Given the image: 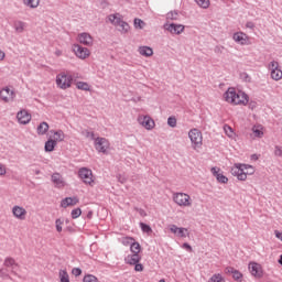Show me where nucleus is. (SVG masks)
<instances>
[{"label":"nucleus","instance_id":"nucleus-56","mask_svg":"<svg viewBox=\"0 0 282 282\" xmlns=\"http://www.w3.org/2000/svg\"><path fill=\"white\" fill-rule=\"evenodd\" d=\"M274 232H275L276 239H280V241H282V232L279 230H275Z\"/></svg>","mask_w":282,"mask_h":282},{"label":"nucleus","instance_id":"nucleus-45","mask_svg":"<svg viewBox=\"0 0 282 282\" xmlns=\"http://www.w3.org/2000/svg\"><path fill=\"white\" fill-rule=\"evenodd\" d=\"M167 124L174 129V127H177V119L175 117L167 118Z\"/></svg>","mask_w":282,"mask_h":282},{"label":"nucleus","instance_id":"nucleus-57","mask_svg":"<svg viewBox=\"0 0 282 282\" xmlns=\"http://www.w3.org/2000/svg\"><path fill=\"white\" fill-rule=\"evenodd\" d=\"M6 58V53L0 50V61H3Z\"/></svg>","mask_w":282,"mask_h":282},{"label":"nucleus","instance_id":"nucleus-43","mask_svg":"<svg viewBox=\"0 0 282 282\" xmlns=\"http://www.w3.org/2000/svg\"><path fill=\"white\" fill-rule=\"evenodd\" d=\"M0 278L10 279L12 281V276H10V273H8V269H0Z\"/></svg>","mask_w":282,"mask_h":282},{"label":"nucleus","instance_id":"nucleus-51","mask_svg":"<svg viewBox=\"0 0 282 282\" xmlns=\"http://www.w3.org/2000/svg\"><path fill=\"white\" fill-rule=\"evenodd\" d=\"M72 274H74V276H80V274H83V270L80 268H74L72 270Z\"/></svg>","mask_w":282,"mask_h":282},{"label":"nucleus","instance_id":"nucleus-47","mask_svg":"<svg viewBox=\"0 0 282 282\" xmlns=\"http://www.w3.org/2000/svg\"><path fill=\"white\" fill-rule=\"evenodd\" d=\"M225 133L226 135H228V138H232V135H235V132L232 131V129L230 128V126H225L224 127Z\"/></svg>","mask_w":282,"mask_h":282},{"label":"nucleus","instance_id":"nucleus-17","mask_svg":"<svg viewBox=\"0 0 282 282\" xmlns=\"http://www.w3.org/2000/svg\"><path fill=\"white\" fill-rule=\"evenodd\" d=\"M3 265L4 268H11V274H14L15 276L19 275L17 271H14V268L19 267V263H17V260H14V258L12 257L6 258Z\"/></svg>","mask_w":282,"mask_h":282},{"label":"nucleus","instance_id":"nucleus-28","mask_svg":"<svg viewBox=\"0 0 282 282\" xmlns=\"http://www.w3.org/2000/svg\"><path fill=\"white\" fill-rule=\"evenodd\" d=\"M41 0H23V4L26 8H31V10L36 9L37 6H40Z\"/></svg>","mask_w":282,"mask_h":282},{"label":"nucleus","instance_id":"nucleus-13","mask_svg":"<svg viewBox=\"0 0 282 282\" xmlns=\"http://www.w3.org/2000/svg\"><path fill=\"white\" fill-rule=\"evenodd\" d=\"M249 271L256 279H261L263 276V269H261V264L257 262L249 263Z\"/></svg>","mask_w":282,"mask_h":282},{"label":"nucleus","instance_id":"nucleus-41","mask_svg":"<svg viewBox=\"0 0 282 282\" xmlns=\"http://www.w3.org/2000/svg\"><path fill=\"white\" fill-rule=\"evenodd\" d=\"M270 77L272 78V80H281L282 72H271Z\"/></svg>","mask_w":282,"mask_h":282},{"label":"nucleus","instance_id":"nucleus-22","mask_svg":"<svg viewBox=\"0 0 282 282\" xmlns=\"http://www.w3.org/2000/svg\"><path fill=\"white\" fill-rule=\"evenodd\" d=\"M167 30L171 32V34H182V32H184V25H182V24H170L167 26Z\"/></svg>","mask_w":282,"mask_h":282},{"label":"nucleus","instance_id":"nucleus-61","mask_svg":"<svg viewBox=\"0 0 282 282\" xmlns=\"http://www.w3.org/2000/svg\"><path fill=\"white\" fill-rule=\"evenodd\" d=\"M56 56H61V54H63L61 51H56L55 52Z\"/></svg>","mask_w":282,"mask_h":282},{"label":"nucleus","instance_id":"nucleus-4","mask_svg":"<svg viewBox=\"0 0 282 282\" xmlns=\"http://www.w3.org/2000/svg\"><path fill=\"white\" fill-rule=\"evenodd\" d=\"M72 83H74V77L68 73L62 72L56 76V86L59 89H69Z\"/></svg>","mask_w":282,"mask_h":282},{"label":"nucleus","instance_id":"nucleus-32","mask_svg":"<svg viewBox=\"0 0 282 282\" xmlns=\"http://www.w3.org/2000/svg\"><path fill=\"white\" fill-rule=\"evenodd\" d=\"M13 25H14L15 32L21 33L25 30V22L23 21H15Z\"/></svg>","mask_w":282,"mask_h":282},{"label":"nucleus","instance_id":"nucleus-19","mask_svg":"<svg viewBox=\"0 0 282 282\" xmlns=\"http://www.w3.org/2000/svg\"><path fill=\"white\" fill-rule=\"evenodd\" d=\"M124 261L128 265H135V263H140V261H142V257L140 256V253H132L128 254L124 258Z\"/></svg>","mask_w":282,"mask_h":282},{"label":"nucleus","instance_id":"nucleus-15","mask_svg":"<svg viewBox=\"0 0 282 282\" xmlns=\"http://www.w3.org/2000/svg\"><path fill=\"white\" fill-rule=\"evenodd\" d=\"M12 213L15 219H20L21 221H23V219H25V215H28V210L19 205L13 206Z\"/></svg>","mask_w":282,"mask_h":282},{"label":"nucleus","instance_id":"nucleus-26","mask_svg":"<svg viewBox=\"0 0 282 282\" xmlns=\"http://www.w3.org/2000/svg\"><path fill=\"white\" fill-rule=\"evenodd\" d=\"M75 86L80 91H91V86L87 82H75Z\"/></svg>","mask_w":282,"mask_h":282},{"label":"nucleus","instance_id":"nucleus-54","mask_svg":"<svg viewBox=\"0 0 282 282\" xmlns=\"http://www.w3.org/2000/svg\"><path fill=\"white\" fill-rule=\"evenodd\" d=\"M6 166H3V164L0 163V175H6Z\"/></svg>","mask_w":282,"mask_h":282},{"label":"nucleus","instance_id":"nucleus-33","mask_svg":"<svg viewBox=\"0 0 282 282\" xmlns=\"http://www.w3.org/2000/svg\"><path fill=\"white\" fill-rule=\"evenodd\" d=\"M142 232H147V235H151V232H153V229L151 228V226L144 224V223H140L139 224Z\"/></svg>","mask_w":282,"mask_h":282},{"label":"nucleus","instance_id":"nucleus-9","mask_svg":"<svg viewBox=\"0 0 282 282\" xmlns=\"http://www.w3.org/2000/svg\"><path fill=\"white\" fill-rule=\"evenodd\" d=\"M77 41L82 45H86V47H91L94 45V36L87 32L79 33L77 35Z\"/></svg>","mask_w":282,"mask_h":282},{"label":"nucleus","instance_id":"nucleus-42","mask_svg":"<svg viewBox=\"0 0 282 282\" xmlns=\"http://www.w3.org/2000/svg\"><path fill=\"white\" fill-rule=\"evenodd\" d=\"M55 228L57 232H63V220L61 218L55 220Z\"/></svg>","mask_w":282,"mask_h":282},{"label":"nucleus","instance_id":"nucleus-37","mask_svg":"<svg viewBox=\"0 0 282 282\" xmlns=\"http://www.w3.org/2000/svg\"><path fill=\"white\" fill-rule=\"evenodd\" d=\"M239 78L242 80V83H250L252 80V77H250V75H248L246 72L240 73Z\"/></svg>","mask_w":282,"mask_h":282},{"label":"nucleus","instance_id":"nucleus-6","mask_svg":"<svg viewBox=\"0 0 282 282\" xmlns=\"http://www.w3.org/2000/svg\"><path fill=\"white\" fill-rule=\"evenodd\" d=\"M72 52L80 61H87V58H89V56H91V51L85 46H82L80 44H73Z\"/></svg>","mask_w":282,"mask_h":282},{"label":"nucleus","instance_id":"nucleus-36","mask_svg":"<svg viewBox=\"0 0 282 282\" xmlns=\"http://www.w3.org/2000/svg\"><path fill=\"white\" fill-rule=\"evenodd\" d=\"M252 132H253V135L256 138H263V130H262V128L254 126L252 128Z\"/></svg>","mask_w":282,"mask_h":282},{"label":"nucleus","instance_id":"nucleus-59","mask_svg":"<svg viewBox=\"0 0 282 282\" xmlns=\"http://www.w3.org/2000/svg\"><path fill=\"white\" fill-rule=\"evenodd\" d=\"M247 28H254V24L252 22L247 23Z\"/></svg>","mask_w":282,"mask_h":282},{"label":"nucleus","instance_id":"nucleus-40","mask_svg":"<svg viewBox=\"0 0 282 282\" xmlns=\"http://www.w3.org/2000/svg\"><path fill=\"white\" fill-rule=\"evenodd\" d=\"M145 25L147 23H144V21H142L141 19H134V28L142 30Z\"/></svg>","mask_w":282,"mask_h":282},{"label":"nucleus","instance_id":"nucleus-24","mask_svg":"<svg viewBox=\"0 0 282 282\" xmlns=\"http://www.w3.org/2000/svg\"><path fill=\"white\" fill-rule=\"evenodd\" d=\"M37 135H45V133H47V131H50V124L45 121L41 122L37 126Z\"/></svg>","mask_w":282,"mask_h":282},{"label":"nucleus","instance_id":"nucleus-62","mask_svg":"<svg viewBox=\"0 0 282 282\" xmlns=\"http://www.w3.org/2000/svg\"><path fill=\"white\" fill-rule=\"evenodd\" d=\"M91 215H94V213H93V212H89L88 215H87V217H91Z\"/></svg>","mask_w":282,"mask_h":282},{"label":"nucleus","instance_id":"nucleus-8","mask_svg":"<svg viewBox=\"0 0 282 282\" xmlns=\"http://www.w3.org/2000/svg\"><path fill=\"white\" fill-rule=\"evenodd\" d=\"M78 175L80 180H83L84 184H94V174L91 170L87 167H82L78 171Z\"/></svg>","mask_w":282,"mask_h":282},{"label":"nucleus","instance_id":"nucleus-34","mask_svg":"<svg viewBox=\"0 0 282 282\" xmlns=\"http://www.w3.org/2000/svg\"><path fill=\"white\" fill-rule=\"evenodd\" d=\"M226 280L224 279V276L220 273H215L209 280L208 282H225Z\"/></svg>","mask_w":282,"mask_h":282},{"label":"nucleus","instance_id":"nucleus-3","mask_svg":"<svg viewBox=\"0 0 282 282\" xmlns=\"http://www.w3.org/2000/svg\"><path fill=\"white\" fill-rule=\"evenodd\" d=\"M108 21L115 25V28H117L121 34H127V32L130 30L129 23L124 21V17H122L120 13H112L108 15Z\"/></svg>","mask_w":282,"mask_h":282},{"label":"nucleus","instance_id":"nucleus-11","mask_svg":"<svg viewBox=\"0 0 282 282\" xmlns=\"http://www.w3.org/2000/svg\"><path fill=\"white\" fill-rule=\"evenodd\" d=\"M51 182L54 184L55 188H65V186H67L65 178L58 172L51 175Z\"/></svg>","mask_w":282,"mask_h":282},{"label":"nucleus","instance_id":"nucleus-20","mask_svg":"<svg viewBox=\"0 0 282 282\" xmlns=\"http://www.w3.org/2000/svg\"><path fill=\"white\" fill-rule=\"evenodd\" d=\"M219 171L220 170L217 167H212V173L214 177H216L217 182H219V184H228V177L219 173Z\"/></svg>","mask_w":282,"mask_h":282},{"label":"nucleus","instance_id":"nucleus-46","mask_svg":"<svg viewBox=\"0 0 282 282\" xmlns=\"http://www.w3.org/2000/svg\"><path fill=\"white\" fill-rule=\"evenodd\" d=\"M135 241V239L131 238V237H124L122 238V243L123 246H130L131 247V243H133Z\"/></svg>","mask_w":282,"mask_h":282},{"label":"nucleus","instance_id":"nucleus-30","mask_svg":"<svg viewBox=\"0 0 282 282\" xmlns=\"http://www.w3.org/2000/svg\"><path fill=\"white\" fill-rule=\"evenodd\" d=\"M188 229L184 227H178V231L176 234V237H180L181 239H186L188 237Z\"/></svg>","mask_w":282,"mask_h":282},{"label":"nucleus","instance_id":"nucleus-18","mask_svg":"<svg viewBox=\"0 0 282 282\" xmlns=\"http://www.w3.org/2000/svg\"><path fill=\"white\" fill-rule=\"evenodd\" d=\"M0 98L3 102H10L12 98H14V91L10 90V88H3L0 90Z\"/></svg>","mask_w":282,"mask_h":282},{"label":"nucleus","instance_id":"nucleus-53","mask_svg":"<svg viewBox=\"0 0 282 282\" xmlns=\"http://www.w3.org/2000/svg\"><path fill=\"white\" fill-rule=\"evenodd\" d=\"M183 248H185V250H188V252H193V247H191L187 242L183 243Z\"/></svg>","mask_w":282,"mask_h":282},{"label":"nucleus","instance_id":"nucleus-44","mask_svg":"<svg viewBox=\"0 0 282 282\" xmlns=\"http://www.w3.org/2000/svg\"><path fill=\"white\" fill-rule=\"evenodd\" d=\"M270 72H280L279 69V62H271L269 64Z\"/></svg>","mask_w":282,"mask_h":282},{"label":"nucleus","instance_id":"nucleus-7","mask_svg":"<svg viewBox=\"0 0 282 282\" xmlns=\"http://www.w3.org/2000/svg\"><path fill=\"white\" fill-rule=\"evenodd\" d=\"M137 120L139 124H141V127H144V129H147L148 131L155 129V121L153 120V118H151V116L140 115Z\"/></svg>","mask_w":282,"mask_h":282},{"label":"nucleus","instance_id":"nucleus-10","mask_svg":"<svg viewBox=\"0 0 282 282\" xmlns=\"http://www.w3.org/2000/svg\"><path fill=\"white\" fill-rule=\"evenodd\" d=\"M95 148L98 153H107V149H109V140L100 137L96 138Z\"/></svg>","mask_w":282,"mask_h":282},{"label":"nucleus","instance_id":"nucleus-1","mask_svg":"<svg viewBox=\"0 0 282 282\" xmlns=\"http://www.w3.org/2000/svg\"><path fill=\"white\" fill-rule=\"evenodd\" d=\"M224 98L226 102H230V105H248L249 97L246 93L230 87L224 94Z\"/></svg>","mask_w":282,"mask_h":282},{"label":"nucleus","instance_id":"nucleus-21","mask_svg":"<svg viewBox=\"0 0 282 282\" xmlns=\"http://www.w3.org/2000/svg\"><path fill=\"white\" fill-rule=\"evenodd\" d=\"M78 197H66L64 199H62L61 202V206L62 208H67L69 206H76V204H78Z\"/></svg>","mask_w":282,"mask_h":282},{"label":"nucleus","instance_id":"nucleus-48","mask_svg":"<svg viewBox=\"0 0 282 282\" xmlns=\"http://www.w3.org/2000/svg\"><path fill=\"white\" fill-rule=\"evenodd\" d=\"M274 155L275 158H282V147L280 145L274 147Z\"/></svg>","mask_w":282,"mask_h":282},{"label":"nucleus","instance_id":"nucleus-55","mask_svg":"<svg viewBox=\"0 0 282 282\" xmlns=\"http://www.w3.org/2000/svg\"><path fill=\"white\" fill-rule=\"evenodd\" d=\"M86 138H91L93 140H96L94 132H89V131L86 132Z\"/></svg>","mask_w":282,"mask_h":282},{"label":"nucleus","instance_id":"nucleus-38","mask_svg":"<svg viewBox=\"0 0 282 282\" xmlns=\"http://www.w3.org/2000/svg\"><path fill=\"white\" fill-rule=\"evenodd\" d=\"M70 215H72V219H78V217L83 215V210L79 207H77L72 210Z\"/></svg>","mask_w":282,"mask_h":282},{"label":"nucleus","instance_id":"nucleus-23","mask_svg":"<svg viewBox=\"0 0 282 282\" xmlns=\"http://www.w3.org/2000/svg\"><path fill=\"white\" fill-rule=\"evenodd\" d=\"M226 270L228 273L232 274V279H235V281H241V279H243V274L239 272V270H236L232 267H229Z\"/></svg>","mask_w":282,"mask_h":282},{"label":"nucleus","instance_id":"nucleus-52","mask_svg":"<svg viewBox=\"0 0 282 282\" xmlns=\"http://www.w3.org/2000/svg\"><path fill=\"white\" fill-rule=\"evenodd\" d=\"M134 210L139 213L140 217H147V212L144 209L134 207Z\"/></svg>","mask_w":282,"mask_h":282},{"label":"nucleus","instance_id":"nucleus-27","mask_svg":"<svg viewBox=\"0 0 282 282\" xmlns=\"http://www.w3.org/2000/svg\"><path fill=\"white\" fill-rule=\"evenodd\" d=\"M139 54H141V56H153V48L149 46H140Z\"/></svg>","mask_w":282,"mask_h":282},{"label":"nucleus","instance_id":"nucleus-16","mask_svg":"<svg viewBox=\"0 0 282 282\" xmlns=\"http://www.w3.org/2000/svg\"><path fill=\"white\" fill-rule=\"evenodd\" d=\"M17 118L20 124H29V122L32 120V115L26 112V110H21L18 112Z\"/></svg>","mask_w":282,"mask_h":282},{"label":"nucleus","instance_id":"nucleus-60","mask_svg":"<svg viewBox=\"0 0 282 282\" xmlns=\"http://www.w3.org/2000/svg\"><path fill=\"white\" fill-rule=\"evenodd\" d=\"M278 263H280V265H282V254L280 256V259L278 260Z\"/></svg>","mask_w":282,"mask_h":282},{"label":"nucleus","instance_id":"nucleus-50","mask_svg":"<svg viewBox=\"0 0 282 282\" xmlns=\"http://www.w3.org/2000/svg\"><path fill=\"white\" fill-rule=\"evenodd\" d=\"M134 265V271L135 272H144V265L140 262H137L135 264H132Z\"/></svg>","mask_w":282,"mask_h":282},{"label":"nucleus","instance_id":"nucleus-12","mask_svg":"<svg viewBox=\"0 0 282 282\" xmlns=\"http://www.w3.org/2000/svg\"><path fill=\"white\" fill-rule=\"evenodd\" d=\"M188 138L194 147H202V132L197 129H193L188 132Z\"/></svg>","mask_w":282,"mask_h":282},{"label":"nucleus","instance_id":"nucleus-2","mask_svg":"<svg viewBox=\"0 0 282 282\" xmlns=\"http://www.w3.org/2000/svg\"><path fill=\"white\" fill-rule=\"evenodd\" d=\"M248 169H250V165L248 164L236 163L231 167V175L237 177L240 182H246L248 175H254V169H251V172H246Z\"/></svg>","mask_w":282,"mask_h":282},{"label":"nucleus","instance_id":"nucleus-35","mask_svg":"<svg viewBox=\"0 0 282 282\" xmlns=\"http://www.w3.org/2000/svg\"><path fill=\"white\" fill-rule=\"evenodd\" d=\"M195 2L197 3V6L204 8L205 10L207 8H210V0H195Z\"/></svg>","mask_w":282,"mask_h":282},{"label":"nucleus","instance_id":"nucleus-31","mask_svg":"<svg viewBox=\"0 0 282 282\" xmlns=\"http://www.w3.org/2000/svg\"><path fill=\"white\" fill-rule=\"evenodd\" d=\"M142 249V247H140V242H133L130 246V252H132V254H140V250Z\"/></svg>","mask_w":282,"mask_h":282},{"label":"nucleus","instance_id":"nucleus-25","mask_svg":"<svg viewBox=\"0 0 282 282\" xmlns=\"http://www.w3.org/2000/svg\"><path fill=\"white\" fill-rule=\"evenodd\" d=\"M56 140L54 139H48L46 142H45V145H44V151H46V153H52V151H54V149L56 148Z\"/></svg>","mask_w":282,"mask_h":282},{"label":"nucleus","instance_id":"nucleus-29","mask_svg":"<svg viewBox=\"0 0 282 282\" xmlns=\"http://www.w3.org/2000/svg\"><path fill=\"white\" fill-rule=\"evenodd\" d=\"M54 140L55 142H63L65 140V132L63 130L54 131Z\"/></svg>","mask_w":282,"mask_h":282},{"label":"nucleus","instance_id":"nucleus-63","mask_svg":"<svg viewBox=\"0 0 282 282\" xmlns=\"http://www.w3.org/2000/svg\"><path fill=\"white\" fill-rule=\"evenodd\" d=\"M159 282H166V281H164V279H162V280H160Z\"/></svg>","mask_w":282,"mask_h":282},{"label":"nucleus","instance_id":"nucleus-5","mask_svg":"<svg viewBox=\"0 0 282 282\" xmlns=\"http://www.w3.org/2000/svg\"><path fill=\"white\" fill-rule=\"evenodd\" d=\"M173 202L176 203L177 206H182L183 208H189V206H193L191 195L182 192L173 194Z\"/></svg>","mask_w":282,"mask_h":282},{"label":"nucleus","instance_id":"nucleus-49","mask_svg":"<svg viewBox=\"0 0 282 282\" xmlns=\"http://www.w3.org/2000/svg\"><path fill=\"white\" fill-rule=\"evenodd\" d=\"M169 229H170V232H172V235H175L177 237V232L180 230V227H177L176 225H170Z\"/></svg>","mask_w":282,"mask_h":282},{"label":"nucleus","instance_id":"nucleus-14","mask_svg":"<svg viewBox=\"0 0 282 282\" xmlns=\"http://www.w3.org/2000/svg\"><path fill=\"white\" fill-rule=\"evenodd\" d=\"M234 41L236 43H239L240 45H251L252 42H250V36H248L243 32H237L234 34Z\"/></svg>","mask_w":282,"mask_h":282},{"label":"nucleus","instance_id":"nucleus-39","mask_svg":"<svg viewBox=\"0 0 282 282\" xmlns=\"http://www.w3.org/2000/svg\"><path fill=\"white\" fill-rule=\"evenodd\" d=\"M83 282H98V278L94 274H86Z\"/></svg>","mask_w":282,"mask_h":282},{"label":"nucleus","instance_id":"nucleus-58","mask_svg":"<svg viewBox=\"0 0 282 282\" xmlns=\"http://www.w3.org/2000/svg\"><path fill=\"white\" fill-rule=\"evenodd\" d=\"M252 169H254V167H252V165H250V167H248L247 170H245V173H250V172H252Z\"/></svg>","mask_w":282,"mask_h":282}]
</instances>
